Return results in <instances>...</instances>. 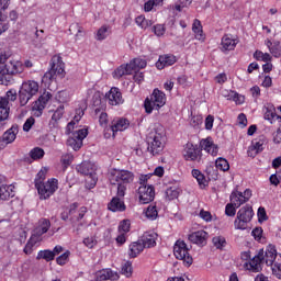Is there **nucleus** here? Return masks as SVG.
<instances>
[{"label":"nucleus","instance_id":"1","mask_svg":"<svg viewBox=\"0 0 281 281\" xmlns=\"http://www.w3.org/2000/svg\"><path fill=\"white\" fill-rule=\"evenodd\" d=\"M104 101H106L110 106H120V104H124V97H122L120 88L112 87L105 95L100 91H95L93 94L89 95L87 106H104Z\"/></svg>","mask_w":281,"mask_h":281},{"label":"nucleus","instance_id":"2","mask_svg":"<svg viewBox=\"0 0 281 281\" xmlns=\"http://www.w3.org/2000/svg\"><path fill=\"white\" fill-rule=\"evenodd\" d=\"M147 150L150 155H161L166 148V130L161 125H155L147 135Z\"/></svg>","mask_w":281,"mask_h":281},{"label":"nucleus","instance_id":"3","mask_svg":"<svg viewBox=\"0 0 281 281\" xmlns=\"http://www.w3.org/2000/svg\"><path fill=\"white\" fill-rule=\"evenodd\" d=\"M56 76L59 78H65V64L60 55H55L52 57L50 69L44 74L42 77V82L45 85V87H49V85L56 80Z\"/></svg>","mask_w":281,"mask_h":281},{"label":"nucleus","instance_id":"4","mask_svg":"<svg viewBox=\"0 0 281 281\" xmlns=\"http://www.w3.org/2000/svg\"><path fill=\"white\" fill-rule=\"evenodd\" d=\"M108 179L111 186H117V183L130 184L135 181V173L126 169H111L108 173Z\"/></svg>","mask_w":281,"mask_h":281},{"label":"nucleus","instance_id":"5","mask_svg":"<svg viewBox=\"0 0 281 281\" xmlns=\"http://www.w3.org/2000/svg\"><path fill=\"white\" fill-rule=\"evenodd\" d=\"M252 218L254 207H251V205L249 204H246L237 212V216L234 221V228L244 232V229H247L249 227V223H251Z\"/></svg>","mask_w":281,"mask_h":281},{"label":"nucleus","instance_id":"6","mask_svg":"<svg viewBox=\"0 0 281 281\" xmlns=\"http://www.w3.org/2000/svg\"><path fill=\"white\" fill-rule=\"evenodd\" d=\"M173 255L177 260L183 261L184 267H191L192 262H194L192 255H190V248L184 240L178 239L176 241L173 246Z\"/></svg>","mask_w":281,"mask_h":281},{"label":"nucleus","instance_id":"7","mask_svg":"<svg viewBox=\"0 0 281 281\" xmlns=\"http://www.w3.org/2000/svg\"><path fill=\"white\" fill-rule=\"evenodd\" d=\"M150 177L148 175L140 176V187L138 188V199L140 203H151V201H155V187L146 184V181H148Z\"/></svg>","mask_w":281,"mask_h":281},{"label":"nucleus","instance_id":"8","mask_svg":"<svg viewBox=\"0 0 281 281\" xmlns=\"http://www.w3.org/2000/svg\"><path fill=\"white\" fill-rule=\"evenodd\" d=\"M37 194L41 201H47V199L54 196L58 190V179L49 178L46 182H43L37 188Z\"/></svg>","mask_w":281,"mask_h":281},{"label":"nucleus","instance_id":"9","mask_svg":"<svg viewBox=\"0 0 281 281\" xmlns=\"http://www.w3.org/2000/svg\"><path fill=\"white\" fill-rule=\"evenodd\" d=\"M182 157L184 161H196L199 164L203 158V151L199 145L189 142L184 145Z\"/></svg>","mask_w":281,"mask_h":281},{"label":"nucleus","instance_id":"10","mask_svg":"<svg viewBox=\"0 0 281 281\" xmlns=\"http://www.w3.org/2000/svg\"><path fill=\"white\" fill-rule=\"evenodd\" d=\"M89 130L81 128L71 133V136L67 139V146H70L72 150H80L82 148V142H85Z\"/></svg>","mask_w":281,"mask_h":281},{"label":"nucleus","instance_id":"11","mask_svg":"<svg viewBox=\"0 0 281 281\" xmlns=\"http://www.w3.org/2000/svg\"><path fill=\"white\" fill-rule=\"evenodd\" d=\"M240 43L238 36L233 34H224L221 38L220 49L223 54H228L229 52H234L236 49V45Z\"/></svg>","mask_w":281,"mask_h":281},{"label":"nucleus","instance_id":"12","mask_svg":"<svg viewBox=\"0 0 281 281\" xmlns=\"http://www.w3.org/2000/svg\"><path fill=\"white\" fill-rule=\"evenodd\" d=\"M166 104V93L159 89H154L150 97H147L144 106H164Z\"/></svg>","mask_w":281,"mask_h":281},{"label":"nucleus","instance_id":"13","mask_svg":"<svg viewBox=\"0 0 281 281\" xmlns=\"http://www.w3.org/2000/svg\"><path fill=\"white\" fill-rule=\"evenodd\" d=\"M4 68L8 76H16L24 71L23 61L16 59H9V61L5 63Z\"/></svg>","mask_w":281,"mask_h":281},{"label":"nucleus","instance_id":"14","mask_svg":"<svg viewBox=\"0 0 281 281\" xmlns=\"http://www.w3.org/2000/svg\"><path fill=\"white\" fill-rule=\"evenodd\" d=\"M19 135V125L13 124L9 130H7L0 137V144H4V148L9 144H13Z\"/></svg>","mask_w":281,"mask_h":281},{"label":"nucleus","instance_id":"15","mask_svg":"<svg viewBox=\"0 0 281 281\" xmlns=\"http://www.w3.org/2000/svg\"><path fill=\"white\" fill-rule=\"evenodd\" d=\"M131 126V121L126 117H115L111 122V131L113 133V137H115V133H120L126 131Z\"/></svg>","mask_w":281,"mask_h":281},{"label":"nucleus","instance_id":"16","mask_svg":"<svg viewBox=\"0 0 281 281\" xmlns=\"http://www.w3.org/2000/svg\"><path fill=\"white\" fill-rule=\"evenodd\" d=\"M200 150H205L209 155L216 157L218 155V145L214 144V139L212 137L202 138L200 140Z\"/></svg>","mask_w":281,"mask_h":281},{"label":"nucleus","instance_id":"17","mask_svg":"<svg viewBox=\"0 0 281 281\" xmlns=\"http://www.w3.org/2000/svg\"><path fill=\"white\" fill-rule=\"evenodd\" d=\"M177 63V56L173 54H165L160 55L157 63L156 67L157 69H166V67H172Z\"/></svg>","mask_w":281,"mask_h":281},{"label":"nucleus","instance_id":"18","mask_svg":"<svg viewBox=\"0 0 281 281\" xmlns=\"http://www.w3.org/2000/svg\"><path fill=\"white\" fill-rule=\"evenodd\" d=\"M159 235L157 233L149 231L143 234L140 243L144 248L151 249V247H157V238Z\"/></svg>","mask_w":281,"mask_h":281},{"label":"nucleus","instance_id":"19","mask_svg":"<svg viewBox=\"0 0 281 281\" xmlns=\"http://www.w3.org/2000/svg\"><path fill=\"white\" fill-rule=\"evenodd\" d=\"M265 144H267V137L259 136L258 138H255L248 149V155L251 157L252 155H258V153H262V150H265Z\"/></svg>","mask_w":281,"mask_h":281},{"label":"nucleus","instance_id":"20","mask_svg":"<svg viewBox=\"0 0 281 281\" xmlns=\"http://www.w3.org/2000/svg\"><path fill=\"white\" fill-rule=\"evenodd\" d=\"M265 262V249H260L258 254L250 260L249 262V271H252V273H259L262 265Z\"/></svg>","mask_w":281,"mask_h":281},{"label":"nucleus","instance_id":"21","mask_svg":"<svg viewBox=\"0 0 281 281\" xmlns=\"http://www.w3.org/2000/svg\"><path fill=\"white\" fill-rule=\"evenodd\" d=\"M190 243L193 245H207V232L205 231H196L189 235Z\"/></svg>","mask_w":281,"mask_h":281},{"label":"nucleus","instance_id":"22","mask_svg":"<svg viewBox=\"0 0 281 281\" xmlns=\"http://www.w3.org/2000/svg\"><path fill=\"white\" fill-rule=\"evenodd\" d=\"M49 227H52V222L48 218H41L38 226L33 231V236L37 239L41 238V236L49 232Z\"/></svg>","mask_w":281,"mask_h":281},{"label":"nucleus","instance_id":"23","mask_svg":"<svg viewBox=\"0 0 281 281\" xmlns=\"http://www.w3.org/2000/svg\"><path fill=\"white\" fill-rule=\"evenodd\" d=\"M263 262H266L267 267H273V262H276V258H278V250L274 245H268L263 255Z\"/></svg>","mask_w":281,"mask_h":281},{"label":"nucleus","instance_id":"24","mask_svg":"<svg viewBox=\"0 0 281 281\" xmlns=\"http://www.w3.org/2000/svg\"><path fill=\"white\" fill-rule=\"evenodd\" d=\"M76 170L79 172V175H92V172H95V165L91 161H82L81 164L77 165Z\"/></svg>","mask_w":281,"mask_h":281},{"label":"nucleus","instance_id":"25","mask_svg":"<svg viewBox=\"0 0 281 281\" xmlns=\"http://www.w3.org/2000/svg\"><path fill=\"white\" fill-rule=\"evenodd\" d=\"M108 210H110V212H125L126 204H124V201L120 200V198L114 196L108 204Z\"/></svg>","mask_w":281,"mask_h":281},{"label":"nucleus","instance_id":"26","mask_svg":"<svg viewBox=\"0 0 281 281\" xmlns=\"http://www.w3.org/2000/svg\"><path fill=\"white\" fill-rule=\"evenodd\" d=\"M144 244H142L140 240L138 241H133L128 246V257L130 258H137V256H139V254H142V251H144Z\"/></svg>","mask_w":281,"mask_h":281},{"label":"nucleus","instance_id":"27","mask_svg":"<svg viewBox=\"0 0 281 281\" xmlns=\"http://www.w3.org/2000/svg\"><path fill=\"white\" fill-rule=\"evenodd\" d=\"M192 32L194 33L196 41H201L202 43L205 41V33H203V25L201 24V20L195 19L193 21Z\"/></svg>","mask_w":281,"mask_h":281},{"label":"nucleus","instance_id":"28","mask_svg":"<svg viewBox=\"0 0 281 281\" xmlns=\"http://www.w3.org/2000/svg\"><path fill=\"white\" fill-rule=\"evenodd\" d=\"M165 194L167 201H175V199H179V194H181V188H179V183L169 186Z\"/></svg>","mask_w":281,"mask_h":281},{"label":"nucleus","instance_id":"29","mask_svg":"<svg viewBox=\"0 0 281 281\" xmlns=\"http://www.w3.org/2000/svg\"><path fill=\"white\" fill-rule=\"evenodd\" d=\"M14 186L2 184L0 187V201H8L14 198Z\"/></svg>","mask_w":281,"mask_h":281},{"label":"nucleus","instance_id":"30","mask_svg":"<svg viewBox=\"0 0 281 281\" xmlns=\"http://www.w3.org/2000/svg\"><path fill=\"white\" fill-rule=\"evenodd\" d=\"M98 280H100V281H106V280L115 281V280H120V274H117V272H113V270H111V269H104V270L99 271Z\"/></svg>","mask_w":281,"mask_h":281},{"label":"nucleus","instance_id":"31","mask_svg":"<svg viewBox=\"0 0 281 281\" xmlns=\"http://www.w3.org/2000/svg\"><path fill=\"white\" fill-rule=\"evenodd\" d=\"M133 75V70L131 68V64L121 65L119 68H116L113 72V78L116 80H120L122 76H131Z\"/></svg>","mask_w":281,"mask_h":281},{"label":"nucleus","instance_id":"32","mask_svg":"<svg viewBox=\"0 0 281 281\" xmlns=\"http://www.w3.org/2000/svg\"><path fill=\"white\" fill-rule=\"evenodd\" d=\"M21 89L31 95H36L38 93V82L29 80L22 83Z\"/></svg>","mask_w":281,"mask_h":281},{"label":"nucleus","instance_id":"33","mask_svg":"<svg viewBox=\"0 0 281 281\" xmlns=\"http://www.w3.org/2000/svg\"><path fill=\"white\" fill-rule=\"evenodd\" d=\"M281 116L276 111V106H267L265 112V120L270 122V124H273V122H278Z\"/></svg>","mask_w":281,"mask_h":281},{"label":"nucleus","instance_id":"34","mask_svg":"<svg viewBox=\"0 0 281 281\" xmlns=\"http://www.w3.org/2000/svg\"><path fill=\"white\" fill-rule=\"evenodd\" d=\"M16 100V90L7 91L4 97H0V106H8L10 102H14Z\"/></svg>","mask_w":281,"mask_h":281},{"label":"nucleus","instance_id":"35","mask_svg":"<svg viewBox=\"0 0 281 281\" xmlns=\"http://www.w3.org/2000/svg\"><path fill=\"white\" fill-rule=\"evenodd\" d=\"M191 175H192V177L194 178V179H196V181H198V183H199V186H200V188H207V179L205 178V175H203L202 172H201V170H199V169H193L192 171H191Z\"/></svg>","mask_w":281,"mask_h":281},{"label":"nucleus","instance_id":"36","mask_svg":"<svg viewBox=\"0 0 281 281\" xmlns=\"http://www.w3.org/2000/svg\"><path fill=\"white\" fill-rule=\"evenodd\" d=\"M111 34V29L108 25H102L95 33V41H106Z\"/></svg>","mask_w":281,"mask_h":281},{"label":"nucleus","instance_id":"37","mask_svg":"<svg viewBox=\"0 0 281 281\" xmlns=\"http://www.w3.org/2000/svg\"><path fill=\"white\" fill-rule=\"evenodd\" d=\"M145 216L149 221H157L159 216V211L157 210V204H149L145 210Z\"/></svg>","mask_w":281,"mask_h":281},{"label":"nucleus","instance_id":"38","mask_svg":"<svg viewBox=\"0 0 281 281\" xmlns=\"http://www.w3.org/2000/svg\"><path fill=\"white\" fill-rule=\"evenodd\" d=\"M12 82V77L8 75L5 65L0 64V85L8 87Z\"/></svg>","mask_w":281,"mask_h":281},{"label":"nucleus","instance_id":"39","mask_svg":"<svg viewBox=\"0 0 281 281\" xmlns=\"http://www.w3.org/2000/svg\"><path fill=\"white\" fill-rule=\"evenodd\" d=\"M148 63L146 59L143 58H134L133 60L130 61V67L133 71H137V69H146Z\"/></svg>","mask_w":281,"mask_h":281},{"label":"nucleus","instance_id":"40","mask_svg":"<svg viewBox=\"0 0 281 281\" xmlns=\"http://www.w3.org/2000/svg\"><path fill=\"white\" fill-rule=\"evenodd\" d=\"M94 113L95 115H99L100 126H102V128H106V126H109V114H106V112L102 111L100 108H97Z\"/></svg>","mask_w":281,"mask_h":281},{"label":"nucleus","instance_id":"41","mask_svg":"<svg viewBox=\"0 0 281 281\" xmlns=\"http://www.w3.org/2000/svg\"><path fill=\"white\" fill-rule=\"evenodd\" d=\"M231 203L235 205V207H240L245 203L243 198V192L240 191H233L231 193Z\"/></svg>","mask_w":281,"mask_h":281},{"label":"nucleus","instance_id":"42","mask_svg":"<svg viewBox=\"0 0 281 281\" xmlns=\"http://www.w3.org/2000/svg\"><path fill=\"white\" fill-rule=\"evenodd\" d=\"M55 258L54 252L49 249L40 250L36 256V260H45L46 262H52Z\"/></svg>","mask_w":281,"mask_h":281},{"label":"nucleus","instance_id":"43","mask_svg":"<svg viewBox=\"0 0 281 281\" xmlns=\"http://www.w3.org/2000/svg\"><path fill=\"white\" fill-rule=\"evenodd\" d=\"M82 115H85V110H82L81 108L77 109L74 120L71 122H69L67 125V130L70 133H71V131H74V126H76V124H78L80 122V120L82 119Z\"/></svg>","mask_w":281,"mask_h":281},{"label":"nucleus","instance_id":"44","mask_svg":"<svg viewBox=\"0 0 281 281\" xmlns=\"http://www.w3.org/2000/svg\"><path fill=\"white\" fill-rule=\"evenodd\" d=\"M97 183H98V173H95V171L92 173L86 175V188L88 190H93Z\"/></svg>","mask_w":281,"mask_h":281},{"label":"nucleus","instance_id":"45","mask_svg":"<svg viewBox=\"0 0 281 281\" xmlns=\"http://www.w3.org/2000/svg\"><path fill=\"white\" fill-rule=\"evenodd\" d=\"M49 100H52V93L44 91L35 101V106H45L48 104Z\"/></svg>","mask_w":281,"mask_h":281},{"label":"nucleus","instance_id":"46","mask_svg":"<svg viewBox=\"0 0 281 281\" xmlns=\"http://www.w3.org/2000/svg\"><path fill=\"white\" fill-rule=\"evenodd\" d=\"M29 155L33 161H38V159H43V157H45V150L41 147H35L30 150Z\"/></svg>","mask_w":281,"mask_h":281},{"label":"nucleus","instance_id":"47","mask_svg":"<svg viewBox=\"0 0 281 281\" xmlns=\"http://www.w3.org/2000/svg\"><path fill=\"white\" fill-rule=\"evenodd\" d=\"M38 241V238L35 236H31V238L27 240L26 245L24 246L23 252L26 256H31V254L34 251V245Z\"/></svg>","mask_w":281,"mask_h":281},{"label":"nucleus","instance_id":"48","mask_svg":"<svg viewBox=\"0 0 281 281\" xmlns=\"http://www.w3.org/2000/svg\"><path fill=\"white\" fill-rule=\"evenodd\" d=\"M215 168L222 172H227V170H229V161L223 157H220L215 160Z\"/></svg>","mask_w":281,"mask_h":281},{"label":"nucleus","instance_id":"49","mask_svg":"<svg viewBox=\"0 0 281 281\" xmlns=\"http://www.w3.org/2000/svg\"><path fill=\"white\" fill-rule=\"evenodd\" d=\"M10 120V106H0V127Z\"/></svg>","mask_w":281,"mask_h":281},{"label":"nucleus","instance_id":"50","mask_svg":"<svg viewBox=\"0 0 281 281\" xmlns=\"http://www.w3.org/2000/svg\"><path fill=\"white\" fill-rule=\"evenodd\" d=\"M212 243L216 249H223L227 245V239L220 235V236L213 237Z\"/></svg>","mask_w":281,"mask_h":281},{"label":"nucleus","instance_id":"51","mask_svg":"<svg viewBox=\"0 0 281 281\" xmlns=\"http://www.w3.org/2000/svg\"><path fill=\"white\" fill-rule=\"evenodd\" d=\"M255 60H261L262 63H271V55L269 53H262L261 50H256L254 53Z\"/></svg>","mask_w":281,"mask_h":281},{"label":"nucleus","instance_id":"52","mask_svg":"<svg viewBox=\"0 0 281 281\" xmlns=\"http://www.w3.org/2000/svg\"><path fill=\"white\" fill-rule=\"evenodd\" d=\"M203 124V115L201 114H195L191 116L190 120V126H192L193 128H201V125Z\"/></svg>","mask_w":281,"mask_h":281},{"label":"nucleus","instance_id":"53","mask_svg":"<svg viewBox=\"0 0 281 281\" xmlns=\"http://www.w3.org/2000/svg\"><path fill=\"white\" fill-rule=\"evenodd\" d=\"M60 161H61V166H63L64 170H67V168H69L71 166V164L74 162V155L64 154L60 158Z\"/></svg>","mask_w":281,"mask_h":281},{"label":"nucleus","instance_id":"54","mask_svg":"<svg viewBox=\"0 0 281 281\" xmlns=\"http://www.w3.org/2000/svg\"><path fill=\"white\" fill-rule=\"evenodd\" d=\"M121 273L125 276V278H131V276H133V262L126 261L121 268Z\"/></svg>","mask_w":281,"mask_h":281},{"label":"nucleus","instance_id":"55","mask_svg":"<svg viewBox=\"0 0 281 281\" xmlns=\"http://www.w3.org/2000/svg\"><path fill=\"white\" fill-rule=\"evenodd\" d=\"M32 97H33V94H30V92L23 91V89L21 88L20 92H19V100H20L21 106H25V104H27V102H30Z\"/></svg>","mask_w":281,"mask_h":281},{"label":"nucleus","instance_id":"56","mask_svg":"<svg viewBox=\"0 0 281 281\" xmlns=\"http://www.w3.org/2000/svg\"><path fill=\"white\" fill-rule=\"evenodd\" d=\"M46 177H47V171H44V170L38 171L37 175L35 176V179H34L35 188L45 183Z\"/></svg>","mask_w":281,"mask_h":281},{"label":"nucleus","instance_id":"57","mask_svg":"<svg viewBox=\"0 0 281 281\" xmlns=\"http://www.w3.org/2000/svg\"><path fill=\"white\" fill-rule=\"evenodd\" d=\"M131 232V221L123 220L119 225V234H128Z\"/></svg>","mask_w":281,"mask_h":281},{"label":"nucleus","instance_id":"58","mask_svg":"<svg viewBox=\"0 0 281 281\" xmlns=\"http://www.w3.org/2000/svg\"><path fill=\"white\" fill-rule=\"evenodd\" d=\"M69 256H71V252L69 250L61 254L59 257L56 258L57 265L60 267H64V265H67V261L69 260Z\"/></svg>","mask_w":281,"mask_h":281},{"label":"nucleus","instance_id":"59","mask_svg":"<svg viewBox=\"0 0 281 281\" xmlns=\"http://www.w3.org/2000/svg\"><path fill=\"white\" fill-rule=\"evenodd\" d=\"M231 100H233L235 104H245V95L236 91L231 92Z\"/></svg>","mask_w":281,"mask_h":281},{"label":"nucleus","instance_id":"60","mask_svg":"<svg viewBox=\"0 0 281 281\" xmlns=\"http://www.w3.org/2000/svg\"><path fill=\"white\" fill-rule=\"evenodd\" d=\"M63 115H65V106L57 108L52 115L53 122H58L63 119Z\"/></svg>","mask_w":281,"mask_h":281},{"label":"nucleus","instance_id":"61","mask_svg":"<svg viewBox=\"0 0 281 281\" xmlns=\"http://www.w3.org/2000/svg\"><path fill=\"white\" fill-rule=\"evenodd\" d=\"M135 23L138 27H142V30H146V27H148V20H146V16L144 15H138L135 19Z\"/></svg>","mask_w":281,"mask_h":281},{"label":"nucleus","instance_id":"62","mask_svg":"<svg viewBox=\"0 0 281 281\" xmlns=\"http://www.w3.org/2000/svg\"><path fill=\"white\" fill-rule=\"evenodd\" d=\"M267 46L269 48L270 54H272L274 58H280V48H278V46H273V43H271V41L267 42Z\"/></svg>","mask_w":281,"mask_h":281},{"label":"nucleus","instance_id":"63","mask_svg":"<svg viewBox=\"0 0 281 281\" xmlns=\"http://www.w3.org/2000/svg\"><path fill=\"white\" fill-rule=\"evenodd\" d=\"M236 205H234L232 202L226 204L225 206V214L226 216H236Z\"/></svg>","mask_w":281,"mask_h":281},{"label":"nucleus","instance_id":"64","mask_svg":"<svg viewBox=\"0 0 281 281\" xmlns=\"http://www.w3.org/2000/svg\"><path fill=\"white\" fill-rule=\"evenodd\" d=\"M271 267H272V276L278 278V280H281V263L276 262V263H272Z\"/></svg>","mask_w":281,"mask_h":281}]
</instances>
